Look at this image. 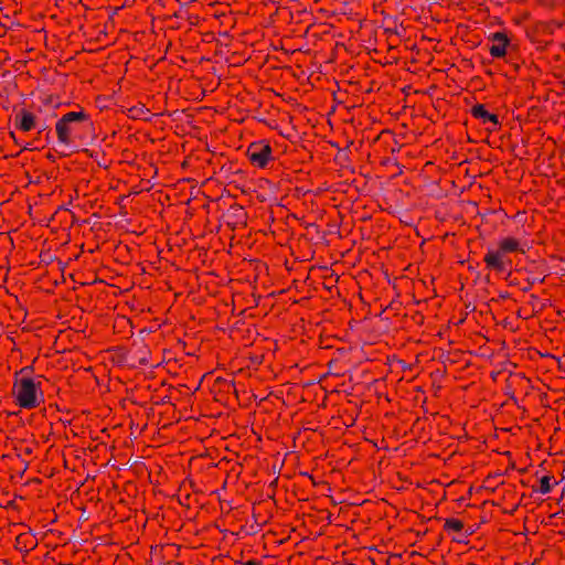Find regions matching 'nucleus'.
<instances>
[{"mask_svg":"<svg viewBox=\"0 0 565 565\" xmlns=\"http://www.w3.org/2000/svg\"><path fill=\"white\" fill-rule=\"evenodd\" d=\"M521 252L524 254V249L521 247L519 239L514 237H503L498 242L497 249H488L483 257L486 268L494 270L498 274L504 273L511 265V262H505L504 257L507 254Z\"/></svg>","mask_w":565,"mask_h":565,"instance_id":"2","label":"nucleus"},{"mask_svg":"<svg viewBox=\"0 0 565 565\" xmlns=\"http://www.w3.org/2000/svg\"><path fill=\"white\" fill-rule=\"evenodd\" d=\"M128 115L132 119L150 120L151 118V111L145 105L134 106L129 108Z\"/></svg>","mask_w":565,"mask_h":565,"instance_id":"11","label":"nucleus"},{"mask_svg":"<svg viewBox=\"0 0 565 565\" xmlns=\"http://www.w3.org/2000/svg\"><path fill=\"white\" fill-rule=\"evenodd\" d=\"M250 164L264 169L270 161H274L271 146L266 140L252 142L246 151Z\"/></svg>","mask_w":565,"mask_h":565,"instance_id":"4","label":"nucleus"},{"mask_svg":"<svg viewBox=\"0 0 565 565\" xmlns=\"http://www.w3.org/2000/svg\"><path fill=\"white\" fill-rule=\"evenodd\" d=\"M558 482L554 476L545 475L540 478L539 486L532 487L533 492H539L541 494H547L552 491L553 487Z\"/></svg>","mask_w":565,"mask_h":565,"instance_id":"10","label":"nucleus"},{"mask_svg":"<svg viewBox=\"0 0 565 565\" xmlns=\"http://www.w3.org/2000/svg\"><path fill=\"white\" fill-rule=\"evenodd\" d=\"M243 565H263L259 561L249 559L245 562Z\"/></svg>","mask_w":565,"mask_h":565,"instance_id":"12","label":"nucleus"},{"mask_svg":"<svg viewBox=\"0 0 565 565\" xmlns=\"http://www.w3.org/2000/svg\"><path fill=\"white\" fill-rule=\"evenodd\" d=\"M226 217L228 218L227 224L233 228L246 225V212L241 205H232L226 213Z\"/></svg>","mask_w":565,"mask_h":565,"instance_id":"9","label":"nucleus"},{"mask_svg":"<svg viewBox=\"0 0 565 565\" xmlns=\"http://www.w3.org/2000/svg\"><path fill=\"white\" fill-rule=\"evenodd\" d=\"M57 142L64 149L87 145L95 136L94 121L84 107L65 113L55 122Z\"/></svg>","mask_w":565,"mask_h":565,"instance_id":"1","label":"nucleus"},{"mask_svg":"<svg viewBox=\"0 0 565 565\" xmlns=\"http://www.w3.org/2000/svg\"><path fill=\"white\" fill-rule=\"evenodd\" d=\"M443 530L451 536L455 542H463L466 537L471 535V531L465 530V523L456 518H448L445 520Z\"/></svg>","mask_w":565,"mask_h":565,"instance_id":"6","label":"nucleus"},{"mask_svg":"<svg viewBox=\"0 0 565 565\" xmlns=\"http://www.w3.org/2000/svg\"><path fill=\"white\" fill-rule=\"evenodd\" d=\"M470 114L473 118L478 119L482 125L487 126L490 132L497 131L501 127L498 115L487 110L483 104H476L471 107Z\"/></svg>","mask_w":565,"mask_h":565,"instance_id":"5","label":"nucleus"},{"mask_svg":"<svg viewBox=\"0 0 565 565\" xmlns=\"http://www.w3.org/2000/svg\"><path fill=\"white\" fill-rule=\"evenodd\" d=\"M40 384V382L35 383L31 377L17 380L13 386L17 404L25 409L38 407L44 401Z\"/></svg>","mask_w":565,"mask_h":565,"instance_id":"3","label":"nucleus"},{"mask_svg":"<svg viewBox=\"0 0 565 565\" xmlns=\"http://www.w3.org/2000/svg\"><path fill=\"white\" fill-rule=\"evenodd\" d=\"M14 125L21 131H31L36 127V118L34 114L22 108L14 116Z\"/></svg>","mask_w":565,"mask_h":565,"instance_id":"8","label":"nucleus"},{"mask_svg":"<svg viewBox=\"0 0 565 565\" xmlns=\"http://www.w3.org/2000/svg\"><path fill=\"white\" fill-rule=\"evenodd\" d=\"M489 40L492 42V45L489 47L490 55L493 58L504 57L507 54V49L510 44V39L504 32H495L491 34Z\"/></svg>","mask_w":565,"mask_h":565,"instance_id":"7","label":"nucleus"}]
</instances>
